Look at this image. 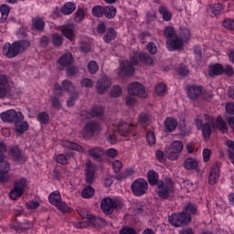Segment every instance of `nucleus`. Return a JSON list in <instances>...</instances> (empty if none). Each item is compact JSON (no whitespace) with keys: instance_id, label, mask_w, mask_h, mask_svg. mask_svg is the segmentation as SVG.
I'll use <instances>...</instances> for the list:
<instances>
[{"instance_id":"obj_35","label":"nucleus","mask_w":234,"mask_h":234,"mask_svg":"<svg viewBox=\"0 0 234 234\" xmlns=\"http://www.w3.org/2000/svg\"><path fill=\"white\" fill-rule=\"evenodd\" d=\"M158 12L161 14L165 21H171V17L173 15L171 14V12H169L167 7L160 6Z\"/></svg>"},{"instance_id":"obj_24","label":"nucleus","mask_w":234,"mask_h":234,"mask_svg":"<svg viewBox=\"0 0 234 234\" xmlns=\"http://www.w3.org/2000/svg\"><path fill=\"white\" fill-rule=\"evenodd\" d=\"M62 147H67V149H71L72 151H78V153H83L85 151L81 145L70 141H63Z\"/></svg>"},{"instance_id":"obj_1","label":"nucleus","mask_w":234,"mask_h":234,"mask_svg":"<svg viewBox=\"0 0 234 234\" xmlns=\"http://www.w3.org/2000/svg\"><path fill=\"white\" fill-rule=\"evenodd\" d=\"M30 47V42L27 40H20L14 42L13 44L5 43L3 48V54L9 59L12 58H16L19 52H24V50H27Z\"/></svg>"},{"instance_id":"obj_16","label":"nucleus","mask_w":234,"mask_h":234,"mask_svg":"<svg viewBox=\"0 0 234 234\" xmlns=\"http://www.w3.org/2000/svg\"><path fill=\"white\" fill-rule=\"evenodd\" d=\"M184 48V40L180 39L178 36L174 38H170L166 41V48L170 52H174V50H180V48Z\"/></svg>"},{"instance_id":"obj_63","label":"nucleus","mask_w":234,"mask_h":234,"mask_svg":"<svg viewBox=\"0 0 234 234\" xmlns=\"http://www.w3.org/2000/svg\"><path fill=\"white\" fill-rule=\"evenodd\" d=\"M146 48L148 50V52L152 55L156 54L157 48H156V44L153 43V42H149L146 46Z\"/></svg>"},{"instance_id":"obj_13","label":"nucleus","mask_w":234,"mask_h":234,"mask_svg":"<svg viewBox=\"0 0 234 234\" xmlns=\"http://www.w3.org/2000/svg\"><path fill=\"white\" fill-rule=\"evenodd\" d=\"M111 85H112L111 80L107 76H103L96 82V92L98 94H105V92L111 89Z\"/></svg>"},{"instance_id":"obj_48","label":"nucleus","mask_w":234,"mask_h":234,"mask_svg":"<svg viewBox=\"0 0 234 234\" xmlns=\"http://www.w3.org/2000/svg\"><path fill=\"white\" fill-rule=\"evenodd\" d=\"M55 160L57 164H60L61 165H67V164H69V159H67V156L63 154L56 155Z\"/></svg>"},{"instance_id":"obj_60","label":"nucleus","mask_w":234,"mask_h":234,"mask_svg":"<svg viewBox=\"0 0 234 234\" xmlns=\"http://www.w3.org/2000/svg\"><path fill=\"white\" fill-rule=\"evenodd\" d=\"M76 100H78V91L72 93V96L68 99L67 101L68 107H74V103H76Z\"/></svg>"},{"instance_id":"obj_46","label":"nucleus","mask_w":234,"mask_h":234,"mask_svg":"<svg viewBox=\"0 0 234 234\" xmlns=\"http://www.w3.org/2000/svg\"><path fill=\"white\" fill-rule=\"evenodd\" d=\"M37 122H39L40 123H43L44 125H47V123H48L49 122L48 114L45 112L38 113Z\"/></svg>"},{"instance_id":"obj_47","label":"nucleus","mask_w":234,"mask_h":234,"mask_svg":"<svg viewBox=\"0 0 234 234\" xmlns=\"http://www.w3.org/2000/svg\"><path fill=\"white\" fill-rule=\"evenodd\" d=\"M33 25L37 30H43L45 28V22L40 17L34 18Z\"/></svg>"},{"instance_id":"obj_29","label":"nucleus","mask_w":234,"mask_h":234,"mask_svg":"<svg viewBox=\"0 0 234 234\" xmlns=\"http://www.w3.org/2000/svg\"><path fill=\"white\" fill-rule=\"evenodd\" d=\"M15 131H16L19 134H23L25 131H28V122L27 121H18V122L14 123Z\"/></svg>"},{"instance_id":"obj_3","label":"nucleus","mask_w":234,"mask_h":234,"mask_svg":"<svg viewBox=\"0 0 234 234\" xmlns=\"http://www.w3.org/2000/svg\"><path fill=\"white\" fill-rule=\"evenodd\" d=\"M168 221L176 228H184V226H187V224L191 222V216L188 213H186V211H182L177 214H172L168 218Z\"/></svg>"},{"instance_id":"obj_42","label":"nucleus","mask_w":234,"mask_h":234,"mask_svg":"<svg viewBox=\"0 0 234 234\" xmlns=\"http://www.w3.org/2000/svg\"><path fill=\"white\" fill-rule=\"evenodd\" d=\"M14 187L18 191H22L23 193L25 191V188L27 187V179L20 178L18 181L15 183Z\"/></svg>"},{"instance_id":"obj_39","label":"nucleus","mask_w":234,"mask_h":234,"mask_svg":"<svg viewBox=\"0 0 234 234\" xmlns=\"http://www.w3.org/2000/svg\"><path fill=\"white\" fill-rule=\"evenodd\" d=\"M90 115L92 118H100V116H103V107L94 106L90 111Z\"/></svg>"},{"instance_id":"obj_11","label":"nucleus","mask_w":234,"mask_h":234,"mask_svg":"<svg viewBox=\"0 0 234 234\" xmlns=\"http://www.w3.org/2000/svg\"><path fill=\"white\" fill-rule=\"evenodd\" d=\"M101 129V127L100 126V123L90 121L84 126L82 136L86 139L92 138V136H94V133H98Z\"/></svg>"},{"instance_id":"obj_4","label":"nucleus","mask_w":234,"mask_h":234,"mask_svg":"<svg viewBox=\"0 0 234 234\" xmlns=\"http://www.w3.org/2000/svg\"><path fill=\"white\" fill-rule=\"evenodd\" d=\"M134 65H138V58L132 57L131 60H122L119 66V76L125 78L133 76L134 73Z\"/></svg>"},{"instance_id":"obj_59","label":"nucleus","mask_w":234,"mask_h":234,"mask_svg":"<svg viewBox=\"0 0 234 234\" xmlns=\"http://www.w3.org/2000/svg\"><path fill=\"white\" fill-rule=\"evenodd\" d=\"M112 167L114 173H120V171H122V167H123V164L120 160H115L112 163Z\"/></svg>"},{"instance_id":"obj_32","label":"nucleus","mask_w":234,"mask_h":234,"mask_svg":"<svg viewBox=\"0 0 234 234\" xmlns=\"http://www.w3.org/2000/svg\"><path fill=\"white\" fill-rule=\"evenodd\" d=\"M104 16L107 19H114L116 17V7L113 5L104 6Z\"/></svg>"},{"instance_id":"obj_6","label":"nucleus","mask_w":234,"mask_h":234,"mask_svg":"<svg viewBox=\"0 0 234 234\" xmlns=\"http://www.w3.org/2000/svg\"><path fill=\"white\" fill-rule=\"evenodd\" d=\"M184 149V144L182 141H174L165 150V155L168 160H178L180 156V153H182Z\"/></svg>"},{"instance_id":"obj_50","label":"nucleus","mask_w":234,"mask_h":234,"mask_svg":"<svg viewBox=\"0 0 234 234\" xmlns=\"http://www.w3.org/2000/svg\"><path fill=\"white\" fill-rule=\"evenodd\" d=\"M84 18H85V11H83V9L81 8L78 9L74 16V21L76 23H80V21H83Z\"/></svg>"},{"instance_id":"obj_52","label":"nucleus","mask_w":234,"mask_h":234,"mask_svg":"<svg viewBox=\"0 0 234 234\" xmlns=\"http://www.w3.org/2000/svg\"><path fill=\"white\" fill-rule=\"evenodd\" d=\"M50 101L52 107H54V109H57V111H59V109H61V101H59V98L56 96H51Z\"/></svg>"},{"instance_id":"obj_20","label":"nucleus","mask_w":234,"mask_h":234,"mask_svg":"<svg viewBox=\"0 0 234 234\" xmlns=\"http://www.w3.org/2000/svg\"><path fill=\"white\" fill-rule=\"evenodd\" d=\"M89 156L94 158V160H101V157L105 154V151L101 147H92L88 150Z\"/></svg>"},{"instance_id":"obj_62","label":"nucleus","mask_w":234,"mask_h":234,"mask_svg":"<svg viewBox=\"0 0 234 234\" xmlns=\"http://www.w3.org/2000/svg\"><path fill=\"white\" fill-rule=\"evenodd\" d=\"M119 234H136V230L133 228L124 227L120 229Z\"/></svg>"},{"instance_id":"obj_10","label":"nucleus","mask_w":234,"mask_h":234,"mask_svg":"<svg viewBox=\"0 0 234 234\" xmlns=\"http://www.w3.org/2000/svg\"><path fill=\"white\" fill-rule=\"evenodd\" d=\"M136 126L133 124H129L125 122H119L116 124H113L112 131L114 133H119L121 136H128L131 134V131H133Z\"/></svg>"},{"instance_id":"obj_25","label":"nucleus","mask_w":234,"mask_h":234,"mask_svg":"<svg viewBox=\"0 0 234 234\" xmlns=\"http://www.w3.org/2000/svg\"><path fill=\"white\" fill-rule=\"evenodd\" d=\"M216 129H218V131H220V133H223L224 134L228 133L229 127L228 126V122H226V121H224L222 117H218L216 121Z\"/></svg>"},{"instance_id":"obj_17","label":"nucleus","mask_w":234,"mask_h":234,"mask_svg":"<svg viewBox=\"0 0 234 234\" xmlns=\"http://www.w3.org/2000/svg\"><path fill=\"white\" fill-rule=\"evenodd\" d=\"M219 176H220V164L215 163L211 166L209 176H208V182L210 186H215Z\"/></svg>"},{"instance_id":"obj_34","label":"nucleus","mask_w":234,"mask_h":234,"mask_svg":"<svg viewBox=\"0 0 234 234\" xmlns=\"http://www.w3.org/2000/svg\"><path fill=\"white\" fill-rule=\"evenodd\" d=\"M89 223L91 224L94 228H103V226H105V219L91 216Z\"/></svg>"},{"instance_id":"obj_51","label":"nucleus","mask_w":234,"mask_h":234,"mask_svg":"<svg viewBox=\"0 0 234 234\" xmlns=\"http://www.w3.org/2000/svg\"><path fill=\"white\" fill-rule=\"evenodd\" d=\"M202 133L204 138L208 139L211 136V125L209 123H204L202 127Z\"/></svg>"},{"instance_id":"obj_37","label":"nucleus","mask_w":234,"mask_h":234,"mask_svg":"<svg viewBox=\"0 0 234 234\" xmlns=\"http://www.w3.org/2000/svg\"><path fill=\"white\" fill-rule=\"evenodd\" d=\"M87 69L90 74H96L100 70V66L97 61L91 60L88 63Z\"/></svg>"},{"instance_id":"obj_40","label":"nucleus","mask_w":234,"mask_h":234,"mask_svg":"<svg viewBox=\"0 0 234 234\" xmlns=\"http://www.w3.org/2000/svg\"><path fill=\"white\" fill-rule=\"evenodd\" d=\"M92 16H94V17H103L104 16V7L101 5H95L92 8Z\"/></svg>"},{"instance_id":"obj_22","label":"nucleus","mask_w":234,"mask_h":234,"mask_svg":"<svg viewBox=\"0 0 234 234\" xmlns=\"http://www.w3.org/2000/svg\"><path fill=\"white\" fill-rule=\"evenodd\" d=\"M164 123L165 130L167 131V133H173V131H175V129H176L178 126V122L173 117H167Z\"/></svg>"},{"instance_id":"obj_43","label":"nucleus","mask_w":234,"mask_h":234,"mask_svg":"<svg viewBox=\"0 0 234 234\" xmlns=\"http://www.w3.org/2000/svg\"><path fill=\"white\" fill-rule=\"evenodd\" d=\"M52 43L55 47H61V45H63V37L58 33L53 34Z\"/></svg>"},{"instance_id":"obj_61","label":"nucleus","mask_w":234,"mask_h":234,"mask_svg":"<svg viewBox=\"0 0 234 234\" xmlns=\"http://www.w3.org/2000/svg\"><path fill=\"white\" fill-rule=\"evenodd\" d=\"M222 25L224 28H227L228 30H234V20H231V19L224 20L222 22Z\"/></svg>"},{"instance_id":"obj_7","label":"nucleus","mask_w":234,"mask_h":234,"mask_svg":"<svg viewBox=\"0 0 234 234\" xmlns=\"http://www.w3.org/2000/svg\"><path fill=\"white\" fill-rule=\"evenodd\" d=\"M48 200L50 204L53 206H56L59 211H62V213H69L70 211V208L65 202L61 201V194H59V191H54L51 193L48 197Z\"/></svg>"},{"instance_id":"obj_18","label":"nucleus","mask_w":234,"mask_h":234,"mask_svg":"<svg viewBox=\"0 0 234 234\" xmlns=\"http://www.w3.org/2000/svg\"><path fill=\"white\" fill-rule=\"evenodd\" d=\"M204 94V88L202 86L191 85L187 88V96L190 100H197L199 96Z\"/></svg>"},{"instance_id":"obj_9","label":"nucleus","mask_w":234,"mask_h":234,"mask_svg":"<svg viewBox=\"0 0 234 234\" xmlns=\"http://www.w3.org/2000/svg\"><path fill=\"white\" fill-rule=\"evenodd\" d=\"M148 187L149 185L144 179H137L132 184V190L135 197H142V195H145Z\"/></svg>"},{"instance_id":"obj_49","label":"nucleus","mask_w":234,"mask_h":234,"mask_svg":"<svg viewBox=\"0 0 234 234\" xmlns=\"http://www.w3.org/2000/svg\"><path fill=\"white\" fill-rule=\"evenodd\" d=\"M146 142L148 145H154L156 144V137L154 136V133H153L152 131L147 132Z\"/></svg>"},{"instance_id":"obj_44","label":"nucleus","mask_w":234,"mask_h":234,"mask_svg":"<svg viewBox=\"0 0 234 234\" xmlns=\"http://www.w3.org/2000/svg\"><path fill=\"white\" fill-rule=\"evenodd\" d=\"M122 94H123V90H122V87L119 85H115L112 88L111 96H112V98H120Z\"/></svg>"},{"instance_id":"obj_31","label":"nucleus","mask_w":234,"mask_h":234,"mask_svg":"<svg viewBox=\"0 0 234 234\" xmlns=\"http://www.w3.org/2000/svg\"><path fill=\"white\" fill-rule=\"evenodd\" d=\"M61 85H62L63 90H66L70 94H73L74 92H78L76 91V87L74 86V84H72V82L69 80H62Z\"/></svg>"},{"instance_id":"obj_30","label":"nucleus","mask_w":234,"mask_h":234,"mask_svg":"<svg viewBox=\"0 0 234 234\" xmlns=\"http://www.w3.org/2000/svg\"><path fill=\"white\" fill-rule=\"evenodd\" d=\"M183 165L188 171H191V170L197 169V167H198V161H197V159H193V158H186L184 161Z\"/></svg>"},{"instance_id":"obj_28","label":"nucleus","mask_w":234,"mask_h":234,"mask_svg":"<svg viewBox=\"0 0 234 234\" xmlns=\"http://www.w3.org/2000/svg\"><path fill=\"white\" fill-rule=\"evenodd\" d=\"M139 59L142 63H144V65H149L150 67L154 66V58L147 53H140Z\"/></svg>"},{"instance_id":"obj_36","label":"nucleus","mask_w":234,"mask_h":234,"mask_svg":"<svg viewBox=\"0 0 234 234\" xmlns=\"http://www.w3.org/2000/svg\"><path fill=\"white\" fill-rule=\"evenodd\" d=\"M164 36L167 39H173L174 37H176V33L175 32V27H165L164 29Z\"/></svg>"},{"instance_id":"obj_55","label":"nucleus","mask_w":234,"mask_h":234,"mask_svg":"<svg viewBox=\"0 0 234 234\" xmlns=\"http://www.w3.org/2000/svg\"><path fill=\"white\" fill-rule=\"evenodd\" d=\"M82 87H86L88 89H92L94 87V81L89 78H84L80 80Z\"/></svg>"},{"instance_id":"obj_56","label":"nucleus","mask_w":234,"mask_h":234,"mask_svg":"<svg viewBox=\"0 0 234 234\" xmlns=\"http://www.w3.org/2000/svg\"><path fill=\"white\" fill-rule=\"evenodd\" d=\"M79 213L82 218H87L88 222L92 218V214L87 208H81Z\"/></svg>"},{"instance_id":"obj_64","label":"nucleus","mask_w":234,"mask_h":234,"mask_svg":"<svg viewBox=\"0 0 234 234\" xmlns=\"http://www.w3.org/2000/svg\"><path fill=\"white\" fill-rule=\"evenodd\" d=\"M165 92V84L160 83L155 87V93L158 94V96H162Z\"/></svg>"},{"instance_id":"obj_26","label":"nucleus","mask_w":234,"mask_h":234,"mask_svg":"<svg viewBox=\"0 0 234 234\" xmlns=\"http://www.w3.org/2000/svg\"><path fill=\"white\" fill-rule=\"evenodd\" d=\"M75 10H76V4L72 2H68L61 7V13L64 16H70V14H72Z\"/></svg>"},{"instance_id":"obj_54","label":"nucleus","mask_w":234,"mask_h":234,"mask_svg":"<svg viewBox=\"0 0 234 234\" xmlns=\"http://www.w3.org/2000/svg\"><path fill=\"white\" fill-rule=\"evenodd\" d=\"M76 74H78V68L75 66H69L66 69V76H68V78H72V76H76Z\"/></svg>"},{"instance_id":"obj_27","label":"nucleus","mask_w":234,"mask_h":234,"mask_svg":"<svg viewBox=\"0 0 234 234\" xmlns=\"http://www.w3.org/2000/svg\"><path fill=\"white\" fill-rule=\"evenodd\" d=\"M11 154L13 158L16 160V162H21L23 164L24 162H27V157L21 154V150H19L17 147H13L11 149Z\"/></svg>"},{"instance_id":"obj_53","label":"nucleus","mask_w":234,"mask_h":234,"mask_svg":"<svg viewBox=\"0 0 234 234\" xmlns=\"http://www.w3.org/2000/svg\"><path fill=\"white\" fill-rule=\"evenodd\" d=\"M186 213H187L188 215H195V213H197V207H195V205L191 204V203H187L186 207H185V209L183 210Z\"/></svg>"},{"instance_id":"obj_12","label":"nucleus","mask_w":234,"mask_h":234,"mask_svg":"<svg viewBox=\"0 0 234 234\" xmlns=\"http://www.w3.org/2000/svg\"><path fill=\"white\" fill-rule=\"evenodd\" d=\"M118 201L112 200L111 197H104L101 203V209L105 215H111L114 209L118 208Z\"/></svg>"},{"instance_id":"obj_19","label":"nucleus","mask_w":234,"mask_h":234,"mask_svg":"<svg viewBox=\"0 0 234 234\" xmlns=\"http://www.w3.org/2000/svg\"><path fill=\"white\" fill-rule=\"evenodd\" d=\"M76 30V26L74 24H69L64 26L61 28L62 35L69 39V41H74V32Z\"/></svg>"},{"instance_id":"obj_14","label":"nucleus","mask_w":234,"mask_h":234,"mask_svg":"<svg viewBox=\"0 0 234 234\" xmlns=\"http://www.w3.org/2000/svg\"><path fill=\"white\" fill-rule=\"evenodd\" d=\"M85 180L88 186L94 184L96 178L94 165L90 161H88L85 165Z\"/></svg>"},{"instance_id":"obj_15","label":"nucleus","mask_w":234,"mask_h":234,"mask_svg":"<svg viewBox=\"0 0 234 234\" xmlns=\"http://www.w3.org/2000/svg\"><path fill=\"white\" fill-rule=\"evenodd\" d=\"M73 61L74 58H72V54L66 53L57 60L58 69H59V70H65L67 67L72 65Z\"/></svg>"},{"instance_id":"obj_57","label":"nucleus","mask_w":234,"mask_h":234,"mask_svg":"<svg viewBox=\"0 0 234 234\" xmlns=\"http://www.w3.org/2000/svg\"><path fill=\"white\" fill-rule=\"evenodd\" d=\"M22 195H23V192L21 190L15 188V186H14V189L10 193V198L12 200H17V198H19V197H22Z\"/></svg>"},{"instance_id":"obj_33","label":"nucleus","mask_w":234,"mask_h":234,"mask_svg":"<svg viewBox=\"0 0 234 234\" xmlns=\"http://www.w3.org/2000/svg\"><path fill=\"white\" fill-rule=\"evenodd\" d=\"M147 178L150 186H158V174L154 170H151L147 173Z\"/></svg>"},{"instance_id":"obj_41","label":"nucleus","mask_w":234,"mask_h":234,"mask_svg":"<svg viewBox=\"0 0 234 234\" xmlns=\"http://www.w3.org/2000/svg\"><path fill=\"white\" fill-rule=\"evenodd\" d=\"M179 36L182 41H187L191 37V33L186 27H180Z\"/></svg>"},{"instance_id":"obj_2","label":"nucleus","mask_w":234,"mask_h":234,"mask_svg":"<svg viewBox=\"0 0 234 234\" xmlns=\"http://www.w3.org/2000/svg\"><path fill=\"white\" fill-rule=\"evenodd\" d=\"M158 197L161 200H167L175 193V185L170 178L157 182Z\"/></svg>"},{"instance_id":"obj_38","label":"nucleus","mask_w":234,"mask_h":234,"mask_svg":"<svg viewBox=\"0 0 234 234\" xmlns=\"http://www.w3.org/2000/svg\"><path fill=\"white\" fill-rule=\"evenodd\" d=\"M115 37H116V33L114 31V28L110 27L108 28L106 35L103 37V39L105 43H111V41H112V39H114Z\"/></svg>"},{"instance_id":"obj_45","label":"nucleus","mask_w":234,"mask_h":234,"mask_svg":"<svg viewBox=\"0 0 234 234\" xmlns=\"http://www.w3.org/2000/svg\"><path fill=\"white\" fill-rule=\"evenodd\" d=\"M94 195V188L90 186V185L83 188L82 190V197L83 198H90Z\"/></svg>"},{"instance_id":"obj_21","label":"nucleus","mask_w":234,"mask_h":234,"mask_svg":"<svg viewBox=\"0 0 234 234\" xmlns=\"http://www.w3.org/2000/svg\"><path fill=\"white\" fill-rule=\"evenodd\" d=\"M222 10H224V7L221 4H214L208 6L207 13L210 17H217V16H220Z\"/></svg>"},{"instance_id":"obj_8","label":"nucleus","mask_w":234,"mask_h":234,"mask_svg":"<svg viewBox=\"0 0 234 234\" xmlns=\"http://www.w3.org/2000/svg\"><path fill=\"white\" fill-rule=\"evenodd\" d=\"M130 96H138L139 98H147L145 87L140 82H132L127 87Z\"/></svg>"},{"instance_id":"obj_58","label":"nucleus","mask_w":234,"mask_h":234,"mask_svg":"<svg viewBox=\"0 0 234 234\" xmlns=\"http://www.w3.org/2000/svg\"><path fill=\"white\" fill-rule=\"evenodd\" d=\"M179 129L181 130V134H183V136H186V134H189V133L191 132V128L186 127V121H182L180 122Z\"/></svg>"},{"instance_id":"obj_5","label":"nucleus","mask_w":234,"mask_h":234,"mask_svg":"<svg viewBox=\"0 0 234 234\" xmlns=\"http://www.w3.org/2000/svg\"><path fill=\"white\" fill-rule=\"evenodd\" d=\"M0 118L7 123H18L25 120L23 113L21 112H16L14 109L0 113Z\"/></svg>"},{"instance_id":"obj_23","label":"nucleus","mask_w":234,"mask_h":234,"mask_svg":"<svg viewBox=\"0 0 234 234\" xmlns=\"http://www.w3.org/2000/svg\"><path fill=\"white\" fill-rule=\"evenodd\" d=\"M224 74V67L221 64H215L209 67L208 75L213 78V76H220Z\"/></svg>"}]
</instances>
